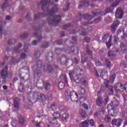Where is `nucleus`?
Returning <instances> with one entry per match:
<instances>
[{
	"instance_id": "1",
	"label": "nucleus",
	"mask_w": 127,
	"mask_h": 127,
	"mask_svg": "<svg viewBox=\"0 0 127 127\" xmlns=\"http://www.w3.org/2000/svg\"><path fill=\"white\" fill-rule=\"evenodd\" d=\"M38 5H42L43 11H45L48 15V21L49 25L54 26L55 24L59 23L61 21L60 15H54L58 11V5H55L51 10H48V1L47 0H42L40 3H38Z\"/></svg>"
},
{
	"instance_id": "26",
	"label": "nucleus",
	"mask_w": 127,
	"mask_h": 127,
	"mask_svg": "<svg viewBox=\"0 0 127 127\" xmlns=\"http://www.w3.org/2000/svg\"><path fill=\"white\" fill-rule=\"evenodd\" d=\"M57 107H58V103L57 102H53L51 104L50 109L52 111H56L57 110Z\"/></svg>"
},
{
	"instance_id": "34",
	"label": "nucleus",
	"mask_w": 127,
	"mask_h": 127,
	"mask_svg": "<svg viewBox=\"0 0 127 127\" xmlns=\"http://www.w3.org/2000/svg\"><path fill=\"white\" fill-rule=\"evenodd\" d=\"M92 13L93 15V16H98L101 13V11L99 9H95L94 11H92Z\"/></svg>"
},
{
	"instance_id": "61",
	"label": "nucleus",
	"mask_w": 127,
	"mask_h": 127,
	"mask_svg": "<svg viewBox=\"0 0 127 127\" xmlns=\"http://www.w3.org/2000/svg\"><path fill=\"white\" fill-rule=\"evenodd\" d=\"M109 82L110 81H109L108 79H104V84H105L104 86H107L108 87Z\"/></svg>"
},
{
	"instance_id": "27",
	"label": "nucleus",
	"mask_w": 127,
	"mask_h": 127,
	"mask_svg": "<svg viewBox=\"0 0 127 127\" xmlns=\"http://www.w3.org/2000/svg\"><path fill=\"white\" fill-rule=\"evenodd\" d=\"M79 114L83 119H85L86 117H87V113L84 109H81L79 111Z\"/></svg>"
},
{
	"instance_id": "31",
	"label": "nucleus",
	"mask_w": 127,
	"mask_h": 127,
	"mask_svg": "<svg viewBox=\"0 0 127 127\" xmlns=\"http://www.w3.org/2000/svg\"><path fill=\"white\" fill-rule=\"evenodd\" d=\"M69 119V115L67 113H64L62 115V120L63 122H67Z\"/></svg>"
},
{
	"instance_id": "8",
	"label": "nucleus",
	"mask_w": 127,
	"mask_h": 127,
	"mask_svg": "<svg viewBox=\"0 0 127 127\" xmlns=\"http://www.w3.org/2000/svg\"><path fill=\"white\" fill-rule=\"evenodd\" d=\"M107 110L108 111V114L114 118L118 116V111L115 110L114 108L112 107L111 105H108L107 106Z\"/></svg>"
},
{
	"instance_id": "24",
	"label": "nucleus",
	"mask_w": 127,
	"mask_h": 127,
	"mask_svg": "<svg viewBox=\"0 0 127 127\" xmlns=\"http://www.w3.org/2000/svg\"><path fill=\"white\" fill-rule=\"evenodd\" d=\"M117 56V52L111 51H109L108 56L110 59H111V60H113V59H114V57H115V56Z\"/></svg>"
},
{
	"instance_id": "62",
	"label": "nucleus",
	"mask_w": 127,
	"mask_h": 127,
	"mask_svg": "<svg viewBox=\"0 0 127 127\" xmlns=\"http://www.w3.org/2000/svg\"><path fill=\"white\" fill-rule=\"evenodd\" d=\"M84 39H85V41H86L87 43H90V42L91 41V38H90V37H85L84 38Z\"/></svg>"
},
{
	"instance_id": "58",
	"label": "nucleus",
	"mask_w": 127,
	"mask_h": 127,
	"mask_svg": "<svg viewBox=\"0 0 127 127\" xmlns=\"http://www.w3.org/2000/svg\"><path fill=\"white\" fill-rule=\"evenodd\" d=\"M50 87H51L50 83H49V82H47L45 85V90H48Z\"/></svg>"
},
{
	"instance_id": "28",
	"label": "nucleus",
	"mask_w": 127,
	"mask_h": 127,
	"mask_svg": "<svg viewBox=\"0 0 127 127\" xmlns=\"http://www.w3.org/2000/svg\"><path fill=\"white\" fill-rule=\"evenodd\" d=\"M120 48H121V50L123 53H127V46L124 44V43H121L120 44Z\"/></svg>"
},
{
	"instance_id": "35",
	"label": "nucleus",
	"mask_w": 127,
	"mask_h": 127,
	"mask_svg": "<svg viewBox=\"0 0 127 127\" xmlns=\"http://www.w3.org/2000/svg\"><path fill=\"white\" fill-rule=\"evenodd\" d=\"M50 124L52 126V127H56L58 123L56 120L52 119L50 121Z\"/></svg>"
},
{
	"instance_id": "63",
	"label": "nucleus",
	"mask_w": 127,
	"mask_h": 127,
	"mask_svg": "<svg viewBox=\"0 0 127 127\" xmlns=\"http://www.w3.org/2000/svg\"><path fill=\"white\" fill-rule=\"evenodd\" d=\"M109 102V97L107 96L104 100V103L105 105H107L108 104V102Z\"/></svg>"
},
{
	"instance_id": "3",
	"label": "nucleus",
	"mask_w": 127,
	"mask_h": 127,
	"mask_svg": "<svg viewBox=\"0 0 127 127\" xmlns=\"http://www.w3.org/2000/svg\"><path fill=\"white\" fill-rule=\"evenodd\" d=\"M75 43H77V39L76 38V37H72L71 41L68 39L66 40L65 42L66 49H63L62 50L60 48H57L55 52L56 55H60L62 51H64L66 53H73L74 55H77L79 53V48L75 46H72L70 48V46H71L72 44H75Z\"/></svg>"
},
{
	"instance_id": "45",
	"label": "nucleus",
	"mask_w": 127,
	"mask_h": 127,
	"mask_svg": "<svg viewBox=\"0 0 127 127\" xmlns=\"http://www.w3.org/2000/svg\"><path fill=\"white\" fill-rule=\"evenodd\" d=\"M28 36V34L27 33H23L20 35V37L21 39H25Z\"/></svg>"
},
{
	"instance_id": "20",
	"label": "nucleus",
	"mask_w": 127,
	"mask_h": 127,
	"mask_svg": "<svg viewBox=\"0 0 127 127\" xmlns=\"http://www.w3.org/2000/svg\"><path fill=\"white\" fill-rule=\"evenodd\" d=\"M46 59L47 61H48V63H51V62L53 61V53H48L46 57Z\"/></svg>"
},
{
	"instance_id": "7",
	"label": "nucleus",
	"mask_w": 127,
	"mask_h": 127,
	"mask_svg": "<svg viewBox=\"0 0 127 127\" xmlns=\"http://www.w3.org/2000/svg\"><path fill=\"white\" fill-rule=\"evenodd\" d=\"M65 96L67 98H70L72 102H76L77 103L78 100H79L78 93L74 91H70V90H67L65 92Z\"/></svg>"
},
{
	"instance_id": "52",
	"label": "nucleus",
	"mask_w": 127,
	"mask_h": 127,
	"mask_svg": "<svg viewBox=\"0 0 127 127\" xmlns=\"http://www.w3.org/2000/svg\"><path fill=\"white\" fill-rule=\"evenodd\" d=\"M2 35V22L0 21V38Z\"/></svg>"
},
{
	"instance_id": "54",
	"label": "nucleus",
	"mask_w": 127,
	"mask_h": 127,
	"mask_svg": "<svg viewBox=\"0 0 127 127\" xmlns=\"http://www.w3.org/2000/svg\"><path fill=\"white\" fill-rule=\"evenodd\" d=\"M18 76L20 77V79H21L22 80H24L25 81H27V80H29V76H28V77L27 78L25 79V76H27V74H26V76L22 77H21V74H19Z\"/></svg>"
},
{
	"instance_id": "38",
	"label": "nucleus",
	"mask_w": 127,
	"mask_h": 127,
	"mask_svg": "<svg viewBox=\"0 0 127 127\" xmlns=\"http://www.w3.org/2000/svg\"><path fill=\"white\" fill-rule=\"evenodd\" d=\"M58 87L60 90H63L65 88V83L63 81H60L58 84Z\"/></svg>"
},
{
	"instance_id": "13",
	"label": "nucleus",
	"mask_w": 127,
	"mask_h": 127,
	"mask_svg": "<svg viewBox=\"0 0 127 127\" xmlns=\"http://www.w3.org/2000/svg\"><path fill=\"white\" fill-rule=\"evenodd\" d=\"M122 122H123V120L121 119H114L112 121L111 125L113 126H116V127H119L121 126Z\"/></svg>"
},
{
	"instance_id": "19",
	"label": "nucleus",
	"mask_w": 127,
	"mask_h": 127,
	"mask_svg": "<svg viewBox=\"0 0 127 127\" xmlns=\"http://www.w3.org/2000/svg\"><path fill=\"white\" fill-rule=\"evenodd\" d=\"M81 4L79 5L78 8H82L83 6H88L90 4V1L88 0L80 1Z\"/></svg>"
},
{
	"instance_id": "33",
	"label": "nucleus",
	"mask_w": 127,
	"mask_h": 127,
	"mask_svg": "<svg viewBox=\"0 0 127 127\" xmlns=\"http://www.w3.org/2000/svg\"><path fill=\"white\" fill-rule=\"evenodd\" d=\"M112 39H113V36H110L108 42L106 43L108 49H110V48H111V46H112V45H111V43H112Z\"/></svg>"
},
{
	"instance_id": "4",
	"label": "nucleus",
	"mask_w": 127,
	"mask_h": 127,
	"mask_svg": "<svg viewBox=\"0 0 127 127\" xmlns=\"http://www.w3.org/2000/svg\"><path fill=\"white\" fill-rule=\"evenodd\" d=\"M32 69L34 71V77L36 78H40L42 76L41 72L42 70L44 72L47 71L49 73H52L54 70L53 67L50 64H48L47 65H44L42 66V61L36 62V65H33Z\"/></svg>"
},
{
	"instance_id": "51",
	"label": "nucleus",
	"mask_w": 127,
	"mask_h": 127,
	"mask_svg": "<svg viewBox=\"0 0 127 127\" xmlns=\"http://www.w3.org/2000/svg\"><path fill=\"white\" fill-rule=\"evenodd\" d=\"M117 90H118V91H120V89H118V88H120V89H124V86L121 82H118L117 85Z\"/></svg>"
},
{
	"instance_id": "60",
	"label": "nucleus",
	"mask_w": 127,
	"mask_h": 127,
	"mask_svg": "<svg viewBox=\"0 0 127 127\" xmlns=\"http://www.w3.org/2000/svg\"><path fill=\"white\" fill-rule=\"evenodd\" d=\"M69 33L70 34H76L77 31L76 30L70 29L69 30Z\"/></svg>"
},
{
	"instance_id": "37",
	"label": "nucleus",
	"mask_w": 127,
	"mask_h": 127,
	"mask_svg": "<svg viewBox=\"0 0 127 127\" xmlns=\"http://www.w3.org/2000/svg\"><path fill=\"white\" fill-rule=\"evenodd\" d=\"M115 79H116V74L114 73L110 77L109 83H111V84H113V83H114V82H115Z\"/></svg>"
},
{
	"instance_id": "10",
	"label": "nucleus",
	"mask_w": 127,
	"mask_h": 127,
	"mask_svg": "<svg viewBox=\"0 0 127 127\" xmlns=\"http://www.w3.org/2000/svg\"><path fill=\"white\" fill-rule=\"evenodd\" d=\"M123 16H124V12L123 11L122 8H117L115 13V17L116 19H118V18L122 19V18H123Z\"/></svg>"
},
{
	"instance_id": "32",
	"label": "nucleus",
	"mask_w": 127,
	"mask_h": 127,
	"mask_svg": "<svg viewBox=\"0 0 127 127\" xmlns=\"http://www.w3.org/2000/svg\"><path fill=\"white\" fill-rule=\"evenodd\" d=\"M53 116L54 117L53 119H55L56 120H58L59 119H60V118H61V114H60V113H54L53 114Z\"/></svg>"
},
{
	"instance_id": "14",
	"label": "nucleus",
	"mask_w": 127,
	"mask_h": 127,
	"mask_svg": "<svg viewBox=\"0 0 127 127\" xmlns=\"http://www.w3.org/2000/svg\"><path fill=\"white\" fill-rule=\"evenodd\" d=\"M99 73L100 74V77L102 78V79H103V80H106V79H108V71L107 70H99Z\"/></svg>"
},
{
	"instance_id": "53",
	"label": "nucleus",
	"mask_w": 127,
	"mask_h": 127,
	"mask_svg": "<svg viewBox=\"0 0 127 127\" xmlns=\"http://www.w3.org/2000/svg\"><path fill=\"white\" fill-rule=\"evenodd\" d=\"M41 55V54L40 53V52L39 51H38L35 52L34 56L36 59H37V58H39Z\"/></svg>"
},
{
	"instance_id": "49",
	"label": "nucleus",
	"mask_w": 127,
	"mask_h": 127,
	"mask_svg": "<svg viewBox=\"0 0 127 127\" xmlns=\"http://www.w3.org/2000/svg\"><path fill=\"white\" fill-rule=\"evenodd\" d=\"M24 89V87H23V84H22V83H20V85H19L18 87V91L19 92H22V91H23V89Z\"/></svg>"
},
{
	"instance_id": "48",
	"label": "nucleus",
	"mask_w": 127,
	"mask_h": 127,
	"mask_svg": "<svg viewBox=\"0 0 127 127\" xmlns=\"http://www.w3.org/2000/svg\"><path fill=\"white\" fill-rule=\"evenodd\" d=\"M69 27H73L70 23H68L64 26H63L62 29L65 30L67 29V28H69Z\"/></svg>"
},
{
	"instance_id": "59",
	"label": "nucleus",
	"mask_w": 127,
	"mask_h": 127,
	"mask_svg": "<svg viewBox=\"0 0 127 127\" xmlns=\"http://www.w3.org/2000/svg\"><path fill=\"white\" fill-rule=\"evenodd\" d=\"M86 98L85 97H81L79 98V102L80 103H83L86 101Z\"/></svg>"
},
{
	"instance_id": "55",
	"label": "nucleus",
	"mask_w": 127,
	"mask_h": 127,
	"mask_svg": "<svg viewBox=\"0 0 127 127\" xmlns=\"http://www.w3.org/2000/svg\"><path fill=\"white\" fill-rule=\"evenodd\" d=\"M108 88V86L107 85H101L100 87V91L101 92H104L106 89Z\"/></svg>"
},
{
	"instance_id": "46",
	"label": "nucleus",
	"mask_w": 127,
	"mask_h": 127,
	"mask_svg": "<svg viewBox=\"0 0 127 127\" xmlns=\"http://www.w3.org/2000/svg\"><path fill=\"white\" fill-rule=\"evenodd\" d=\"M109 36H110V35L107 33L102 37V41H103V42H105L107 41V39L109 38Z\"/></svg>"
},
{
	"instance_id": "25",
	"label": "nucleus",
	"mask_w": 127,
	"mask_h": 127,
	"mask_svg": "<svg viewBox=\"0 0 127 127\" xmlns=\"http://www.w3.org/2000/svg\"><path fill=\"white\" fill-rule=\"evenodd\" d=\"M22 47V44L21 43H19L17 47L13 50L12 53H19V52H20L19 49L21 48Z\"/></svg>"
},
{
	"instance_id": "57",
	"label": "nucleus",
	"mask_w": 127,
	"mask_h": 127,
	"mask_svg": "<svg viewBox=\"0 0 127 127\" xmlns=\"http://www.w3.org/2000/svg\"><path fill=\"white\" fill-rule=\"evenodd\" d=\"M49 46V44L48 42H45L43 45H42L41 48H47Z\"/></svg>"
},
{
	"instance_id": "42",
	"label": "nucleus",
	"mask_w": 127,
	"mask_h": 127,
	"mask_svg": "<svg viewBox=\"0 0 127 127\" xmlns=\"http://www.w3.org/2000/svg\"><path fill=\"white\" fill-rule=\"evenodd\" d=\"M81 126L82 127H87L89 126V121L85 120L84 122H81Z\"/></svg>"
},
{
	"instance_id": "18",
	"label": "nucleus",
	"mask_w": 127,
	"mask_h": 127,
	"mask_svg": "<svg viewBox=\"0 0 127 127\" xmlns=\"http://www.w3.org/2000/svg\"><path fill=\"white\" fill-rule=\"evenodd\" d=\"M106 1L107 2H110V3H112V6L113 7H115V6H117V5L120 3L121 0H106Z\"/></svg>"
},
{
	"instance_id": "22",
	"label": "nucleus",
	"mask_w": 127,
	"mask_h": 127,
	"mask_svg": "<svg viewBox=\"0 0 127 127\" xmlns=\"http://www.w3.org/2000/svg\"><path fill=\"white\" fill-rule=\"evenodd\" d=\"M67 60V57H66V56H62L61 58L58 60V63H60V64H64V63H66Z\"/></svg>"
},
{
	"instance_id": "5",
	"label": "nucleus",
	"mask_w": 127,
	"mask_h": 127,
	"mask_svg": "<svg viewBox=\"0 0 127 127\" xmlns=\"http://www.w3.org/2000/svg\"><path fill=\"white\" fill-rule=\"evenodd\" d=\"M86 54H82L81 55V63L84 64L86 61L88 60L89 61H93V52L92 51L89 50L90 48H89V45H86Z\"/></svg>"
},
{
	"instance_id": "40",
	"label": "nucleus",
	"mask_w": 127,
	"mask_h": 127,
	"mask_svg": "<svg viewBox=\"0 0 127 127\" xmlns=\"http://www.w3.org/2000/svg\"><path fill=\"white\" fill-rule=\"evenodd\" d=\"M18 123L20 125L22 126L24 125V123H25V119L23 117H20L18 119Z\"/></svg>"
},
{
	"instance_id": "29",
	"label": "nucleus",
	"mask_w": 127,
	"mask_h": 127,
	"mask_svg": "<svg viewBox=\"0 0 127 127\" xmlns=\"http://www.w3.org/2000/svg\"><path fill=\"white\" fill-rule=\"evenodd\" d=\"M109 105L111 106V108H116V107H118V106H119V101L117 100H115Z\"/></svg>"
},
{
	"instance_id": "16",
	"label": "nucleus",
	"mask_w": 127,
	"mask_h": 127,
	"mask_svg": "<svg viewBox=\"0 0 127 127\" xmlns=\"http://www.w3.org/2000/svg\"><path fill=\"white\" fill-rule=\"evenodd\" d=\"M33 100L34 103H36L38 102L39 100H40V93L35 92L33 95Z\"/></svg>"
},
{
	"instance_id": "11",
	"label": "nucleus",
	"mask_w": 127,
	"mask_h": 127,
	"mask_svg": "<svg viewBox=\"0 0 127 127\" xmlns=\"http://www.w3.org/2000/svg\"><path fill=\"white\" fill-rule=\"evenodd\" d=\"M120 21L117 20L114 23L112 24L111 27V32L112 33H115L116 32V29H117V27L119 26V25L120 24Z\"/></svg>"
},
{
	"instance_id": "39",
	"label": "nucleus",
	"mask_w": 127,
	"mask_h": 127,
	"mask_svg": "<svg viewBox=\"0 0 127 127\" xmlns=\"http://www.w3.org/2000/svg\"><path fill=\"white\" fill-rule=\"evenodd\" d=\"M45 16V14L43 13H38L37 15H35L34 18L35 19H37V18H39V17H44Z\"/></svg>"
},
{
	"instance_id": "12",
	"label": "nucleus",
	"mask_w": 127,
	"mask_h": 127,
	"mask_svg": "<svg viewBox=\"0 0 127 127\" xmlns=\"http://www.w3.org/2000/svg\"><path fill=\"white\" fill-rule=\"evenodd\" d=\"M126 33L125 32V28H121L117 31V37L121 36V39L124 40L125 38Z\"/></svg>"
},
{
	"instance_id": "17",
	"label": "nucleus",
	"mask_w": 127,
	"mask_h": 127,
	"mask_svg": "<svg viewBox=\"0 0 127 127\" xmlns=\"http://www.w3.org/2000/svg\"><path fill=\"white\" fill-rule=\"evenodd\" d=\"M101 21V17H98L96 19H95L93 20V21L90 22H87V23H84L82 24L83 26H88V25L90 24H93V23H99Z\"/></svg>"
},
{
	"instance_id": "41",
	"label": "nucleus",
	"mask_w": 127,
	"mask_h": 127,
	"mask_svg": "<svg viewBox=\"0 0 127 127\" xmlns=\"http://www.w3.org/2000/svg\"><path fill=\"white\" fill-rule=\"evenodd\" d=\"M8 6V2L7 0H4V2L1 6V9L3 10L4 8H6Z\"/></svg>"
},
{
	"instance_id": "43",
	"label": "nucleus",
	"mask_w": 127,
	"mask_h": 127,
	"mask_svg": "<svg viewBox=\"0 0 127 127\" xmlns=\"http://www.w3.org/2000/svg\"><path fill=\"white\" fill-rule=\"evenodd\" d=\"M112 121V118L109 115H106L104 118V122L107 123H109Z\"/></svg>"
},
{
	"instance_id": "64",
	"label": "nucleus",
	"mask_w": 127,
	"mask_h": 127,
	"mask_svg": "<svg viewBox=\"0 0 127 127\" xmlns=\"http://www.w3.org/2000/svg\"><path fill=\"white\" fill-rule=\"evenodd\" d=\"M13 41H15V40H13V39L9 40L8 41V45H10V46L12 45V44H13L12 42H13Z\"/></svg>"
},
{
	"instance_id": "44",
	"label": "nucleus",
	"mask_w": 127,
	"mask_h": 127,
	"mask_svg": "<svg viewBox=\"0 0 127 127\" xmlns=\"http://www.w3.org/2000/svg\"><path fill=\"white\" fill-rule=\"evenodd\" d=\"M40 100H41V101H43V102H44L46 101V97L43 93H40Z\"/></svg>"
},
{
	"instance_id": "23",
	"label": "nucleus",
	"mask_w": 127,
	"mask_h": 127,
	"mask_svg": "<svg viewBox=\"0 0 127 127\" xmlns=\"http://www.w3.org/2000/svg\"><path fill=\"white\" fill-rule=\"evenodd\" d=\"M34 37H36L38 39V41H40L42 39V37H41V33H40V30L39 29L37 30V32L34 34Z\"/></svg>"
},
{
	"instance_id": "15",
	"label": "nucleus",
	"mask_w": 127,
	"mask_h": 127,
	"mask_svg": "<svg viewBox=\"0 0 127 127\" xmlns=\"http://www.w3.org/2000/svg\"><path fill=\"white\" fill-rule=\"evenodd\" d=\"M19 102H20V99L19 98L16 97L14 99V107L16 109V111H18L19 110Z\"/></svg>"
},
{
	"instance_id": "36",
	"label": "nucleus",
	"mask_w": 127,
	"mask_h": 127,
	"mask_svg": "<svg viewBox=\"0 0 127 127\" xmlns=\"http://www.w3.org/2000/svg\"><path fill=\"white\" fill-rule=\"evenodd\" d=\"M105 64L107 67V68H109V70H111V67L112 66V64L111 63V62H110V60L108 59L105 60Z\"/></svg>"
},
{
	"instance_id": "2",
	"label": "nucleus",
	"mask_w": 127,
	"mask_h": 127,
	"mask_svg": "<svg viewBox=\"0 0 127 127\" xmlns=\"http://www.w3.org/2000/svg\"><path fill=\"white\" fill-rule=\"evenodd\" d=\"M74 71H72L69 72V75L70 78L73 83L81 84V86L79 87V94L80 95H84L86 91L83 87H86V83H87V81L85 78H83L82 74L84 71L78 66L74 67Z\"/></svg>"
},
{
	"instance_id": "9",
	"label": "nucleus",
	"mask_w": 127,
	"mask_h": 127,
	"mask_svg": "<svg viewBox=\"0 0 127 127\" xmlns=\"http://www.w3.org/2000/svg\"><path fill=\"white\" fill-rule=\"evenodd\" d=\"M76 17H78L79 19L77 20V21H81L82 18L85 20H91L93 19V16L90 15L89 14H85L82 16L81 14H79Z\"/></svg>"
},
{
	"instance_id": "50",
	"label": "nucleus",
	"mask_w": 127,
	"mask_h": 127,
	"mask_svg": "<svg viewBox=\"0 0 127 127\" xmlns=\"http://www.w3.org/2000/svg\"><path fill=\"white\" fill-rule=\"evenodd\" d=\"M65 7L66 8H64L63 9V10H64V11H67V10L69 9V7H70V3L69 2H66Z\"/></svg>"
},
{
	"instance_id": "6",
	"label": "nucleus",
	"mask_w": 127,
	"mask_h": 127,
	"mask_svg": "<svg viewBox=\"0 0 127 127\" xmlns=\"http://www.w3.org/2000/svg\"><path fill=\"white\" fill-rule=\"evenodd\" d=\"M7 70V65H6L4 69H3L0 72L1 78L3 79V80H2V84H5V83H6V78L11 79L12 77V72L8 73Z\"/></svg>"
},
{
	"instance_id": "47",
	"label": "nucleus",
	"mask_w": 127,
	"mask_h": 127,
	"mask_svg": "<svg viewBox=\"0 0 127 127\" xmlns=\"http://www.w3.org/2000/svg\"><path fill=\"white\" fill-rule=\"evenodd\" d=\"M105 22L106 23H111V22H112V18L110 16L105 18Z\"/></svg>"
},
{
	"instance_id": "56",
	"label": "nucleus",
	"mask_w": 127,
	"mask_h": 127,
	"mask_svg": "<svg viewBox=\"0 0 127 127\" xmlns=\"http://www.w3.org/2000/svg\"><path fill=\"white\" fill-rule=\"evenodd\" d=\"M26 57H27V55H26V54H25V53H22L20 55V58H21V59H25Z\"/></svg>"
},
{
	"instance_id": "30",
	"label": "nucleus",
	"mask_w": 127,
	"mask_h": 127,
	"mask_svg": "<svg viewBox=\"0 0 127 127\" xmlns=\"http://www.w3.org/2000/svg\"><path fill=\"white\" fill-rule=\"evenodd\" d=\"M79 32H81L80 33V35H82L83 36H85V35H87V32H86V31H85V29L83 28L82 27H80Z\"/></svg>"
},
{
	"instance_id": "21",
	"label": "nucleus",
	"mask_w": 127,
	"mask_h": 127,
	"mask_svg": "<svg viewBox=\"0 0 127 127\" xmlns=\"http://www.w3.org/2000/svg\"><path fill=\"white\" fill-rule=\"evenodd\" d=\"M96 104L98 107H102L103 106V98L99 96L96 98Z\"/></svg>"
}]
</instances>
